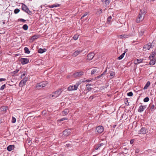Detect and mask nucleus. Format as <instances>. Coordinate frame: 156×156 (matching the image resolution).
<instances>
[{"instance_id": "obj_1", "label": "nucleus", "mask_w": 156, "mask_h": 156, "mask_svg": "<svg viewBox=\"0 0 156 156\" xmlns=\"http://www.w3.org/2000/svg\"><path fill=\"white\" fill-rule=\"evenodd\" d=\"M156 55V49L153 51L149 57V59L150 60L149 62L150 65H154L156 62V58L155 56Z\"/></svg>"}, {"instance_id": "obj_2", "label": "nucleus", "mask_w": 156, "mask_h": 156, "mask_svg": "<svg viewBox=\"0 0 156 156\" xmlns=\"http://www.w3.org/2000/svg\"><path fill=\"white\" fill-rule=\"evenodd\" d=\"M62 92V89H59L54 93L49 94L48 97L51 99L55 98L60 95Z\"/></svg>"}, {"instance_id": "obj_3", "label": "nucleus", "mask_w": 156, "mask_h": 156, "mask_svg": "<svg viewBox=\"0 0 156 156\" xmlns=\"http://www.w3.org/2000/svg\"><path fill=\"white\" fill-rule=\"evenodd\" d=\"M146 13V10L141 9L140 10V12L138 16V17L139 19H142L144 20V18L145 15Z\"/></svg>"}, {"instance_id": "obj_4", "label": "nucleus", "mask_w": 156, "mask_h": 156, "mask_svg": "<svg viewBox=\"0 0 156 156\" xmlns=\"http://www.w3.org/2000/svg\"><path fill=\"white\" fill-rule=\"evenodd\" d=\"M79 85V83H76L74 85L70 86L68 87L67 90L69 91H70L72 90H76L78 87V86Z\"/></svg>"}, {"instance_id": "obj_5", "label": "nucleus", "mask_w": 156, "mask_h": 156, "mask_svg": "<svg viewBox=\"0 0 156 156\" xmlns=\"http://www.w3.org/2000/svg\"><path fill=\"white\" fill-rule=\"evenodd\" d=\"M46 85V83L45 82H43L37 83L36 85V88L38 89H40L44 87Z\"/></svg>"}, {"instance_id": "obj_6", "label": "nucleus", "mask_w": 156, "mask_h": 156, "mask_svg": "<svg viewBox=\"0 0 156 156\" xmlns=\"http://www.w3.org/2000/svg\"><path fill=\"white\" fill-rule=\"evenodd\" d=\"M27 80V78H25L21 80L20 82L19 85L20 87H23L26 84V83Z\"/></svg>"}, {"instance_id": "obj_7", "label": "nucleus", "mask_w": 156, "mask_h": 156, "mask_svg": "<svg viewBox=\"0 0 156 156\" xmlns=\"http://www.w3.org/2000/svg\"><path fill=\"white\" fill-rule=\"evenodd\" d=\"M153 47L151 45V44L150 43H148L147 44H145L144 45L143 48L144 51H146L147 50H149L150 48H152Z\"/></svg>"}, {"instance_id": "obj_8", "label": "nucleus", "mask_w": 156, "mask_h": 156, "mask_svg": "<svg viewBox=\"0 0 156 156\" xmlns=\"http://www.w3.org/2000/svg\"><path fill=\"white\" fill-rule=\"evenodd\" d=\"M22 8L23 10L28 14L30 12V11L29 10L27 6L23 4L22 5Z\"/></svg>"}, {"instance_id": "obj_9", "label": "nucleus", "mask_w": 156, "mask_h": 156, "mask_svg": "<svg viewBox=\"0 0 156 156\" xmlns=\"http://www.w3.org/2000/svg\"><path fill=\"white\" fill-rule=\"evenodd\" d=\"M20 61L22 64L24 65L28 63L29 62V60L27 58H22L20 59Z\"/></svg>"}, {"instance_id": "obj_10", "label": "nucleus", "mask_w": 156, "mask_h": 156, "mask_svg": "<svg viewBox=\"0 0 156 156\" xmlns=\"http://www.w3.org/2000/svg\"><path fill=\"white\" fill-rule=\"evenodd\" d=\"M84 72L83 71H80V72H77L74 73L73 75L75 77H79L82 76L84 74Z\"/></svg>"}, {"instance_id": "obj_11", "label": "nucleus", "mask_w": 156, "mask_h": 156, "mask_svg": "<svg viewBox=\"0 0 156 156\" xmlns=\"http://www.w3.org/2000/svg\"><path fill=\"white\" fill-rule=\"evenodd\" d=\"M71 132V130L69 129H68L64 131L63 134L64 136H67L70 134Z\"/></svg>"}, {"instance_id": "obj_12", "label": "nucleus", "mask_w": 156, "mask_h": 156, "mask_svg": "<svg viewBox=\"0 0 156 156\" xmlns=\"http://www.w3.org/2000/svg\"><path fill=\"white\" fill-rule=\"evenodd\" d=\"M94 53H89L87 55V59L89 60H91L94 57Z\"/></svg>"}, {"instance_id": "obj_13", "label": "nucleus", "mask_w": 156, "mask_h": 156, "mask_svg": "<svg viewBox=\"0 0 156 156\" xmlns=\"http://www.w3.org/2000/svg\"><path fill=\"white\" fill-rule=\"evenodd\" d=\"M147 132V129L144 128L142 127L140 130L138 132V133L139 134H145Z\"/></svg>"}, {"instance_id": "obj_14", "label": "nucleus", "mask_w": 156, "mask_h": 156, "mask_svg": "<svg viewBox=\"0 0 156 156\" xmlns=\"http://www.w3.org/2000/svg\"><path fill=\"white\" fill-rule=\"evenodd\" d=\"M146 107V105H140L138 109V112H142Z\"/></svg>"}, {"instance_id": "obj_15", "label": "nucleus", "mask_w": 156, "mask_h": 156, "mask_svg": "<svg viewBox=\"0 0 156 156\" xmlns=\"http://www.w3.org/2000/svg\"><path fill=\"white\" fill-rule=\"evenodd\" d=\"M82 50H77L75 51L73 54V56L75 57L77 56L80 53L82 52Z\"/></svg>"}, {"instance_id": "obj_16", "label": "nucleus", "mask_w": 156, "mask_h": 156, "mask_svg": "<svg viewBox=\"0 0 156 156\" xmlns=\"http://www.w3.org/2000/svg\"><path fill=\"white\" fill-rule=\"evenodd\" d=\"M39 35H34L30 39V41L33 42L36 39H37L39 38Z\"/></svg>"}, {"instance_id": "obj_17", "label": "nucleus", "mask_w": 156, "mask_h": 156, "mask_svg": "<svg viewBox=\"0 0 156 156\" xmlns=\"http://www.w3.org/2000/svg\"><path fill=\"white\" fill-rule=\"evenodd\" d=\"M143 60V59H137L135 60L134 61V63L136 65H137L138 64L142 62Z\"/></svg>"}, {"instance_id": "obj_18", "label": "nucleus", "mask_w": 156, "mask_h": 156, "mask_svg": "<svg viewBox=\"0 0 156 156\" xmlns=\"http://www.w3.org/2000/svg\"><path fill=\"white\" fill-rule=\"evenodd\" d=\"M130 36H131V35H127L126 34H124L121 35H119V37L120 38H126Z\"/></svg>"}, {"instance_id": "obj_19", "label": "nucleus", "mask_w": 156, "mask_h": 156, "mask_svg": "<svg viewBox=\"0 0 156 156\" xmlns=\"http://www.w3.org/2000/svg\"><path fill=\"white\" fill-rule=\"evenodd\" d=\"M69 112V109L67 108H66L64 110L62 111L61 112V114L62 115L64 116L67 114Z\"/></svg>"}, {"instance_id": "obj_20", "label": "nucleus", "mask_w": 156, "mask_h": 156, "mask_svg": "<svg viewBox=\"0 0 156 156\" xmlns=\"http://www.w3.org/2000/svg\"><path fill=\"white\" fill-rule=\"evenodd\" d=\"M104 131V127L102 126H98V133H101Z\"/></svg>"}, {"instance_id": "obj_21", "label": "nucleus", "mask_w": 156, "mask_h": 156, "mask_svg": "<svg viewBox=\"0 0 156 156\" xmlns=\"http://www.w3.org/2000/svg\"><path fill=\"white\" fill-rule=\"evenodd\" d=\"M14 145H10L7 147V150L9 151H11L12 150L14 149Z\"/></svg>"}, {"instance_id": "obj_22", "label": "nucleus", "mask_w": 156, "mask_h": 156, "mask_svg": "<svg viewBox=\"0 0 156 156\" xmlns=\"http://www.w3.org/2000/svg\"><path fill=\"white\" fill-rule=\"evenodd\" d=\"M115 73L113 71H110V76L111 77V78H113L115 76Z\"/></svg>"}, {"instance_id": "obj_23", "label": "nucleus", "mask_w": 156, "mask_h": 156, "mask_svg": "<svg viewBox=\"0 0 156 156\" xmlns=\"http://www.w3.org/2000/svg\"><path fill=\"white\" fill-rule=\"evenodd\" d=\"M46 50V49L44 48L43 49L40 48L38 49V52L39 53H42L44 52H45Z\"/></svg>"}, {"instance_id": "obj_24", "label": "nucleus", "mask_w": 156, "mask_h": 156, "mask_svg": "<svg viewBox=\"0 0 156 156\" xmlns=\"http://www.w3.org/2000/svg\"><path fill=\"white\" fill-rule=\"evenodd\" d=\"M150 109L151 110L152 112H153L156 108H155V106L154 105H150Z\"/></svg>"}, {"instance_id": "obj_25", "label": "nucleus", "mask_w": 156, "mask_h": 156, "mask_svg": "<svg viewBox=\"0 0 156 156\" xmlns=\"http://www.w3.org/2000/svg\"><path fill=\"white\" fill-rule=\"evenodd\" d=\"M59 5H59V4L56 3V4H53L52 5H49V6H48V7H49L50 8H53L54 7H59Z\"/></svg>"}, {"instance_id": "obj_26", "label": "nucleus", "mask_w": 156, "mask_h": 156, "mask_svg": "<svg viewBox=\"0 0 156 156\" xmlns=\"http://www.w3.org/2000/svg\"><path fill=\"white\" fill-rule=\"evenodd\" d=\"M8 108L7 107H5L4 106H2L1 108V109L2 111H4L5 112L8 109Z\"/></svg>"}, {"instance_id": "obj_27", "label": "nucleus", "mask_w": 156, "mask_h": 156, "mask_svg": "<svg viewBox=\"0 0 156 156\" xmlns=\"http://www.w3.org/2000/svg\"><path fill=\"white\" fill-rule=\"evenodd\" d=\"M150 82L149 81H148L146 84L145 86L144 87V90H146L147 89L148 87L150 86Z\"/></svg>"}, {"instance_id": "obj_28", "label": "nucleus", "mask_w": 156, "mask_h": 156, "mask_svg": "<svg viewBox=\"0 0 156 156\" xmlns=\"http://www.w3.org/2000/svg\"><path fill=\"white\" fill-rule=\"evenodd\" d=\"M24 51L26 53L29 54L30 52L29 49L27 47H25L24 48Z\"/></svg>"}, {"instance_id": "obj_29", "label": "nucleus", "mask_w": 156, "mask_h": 156, "mask_svg": "<svg viewBox=\"0 0 156 156\" xmlns=\"http://www.w3.org/2000/svg\"><path fill=\"white\" fill-rule=\"evenodd\" d=\"M126 52L123 53L120 56L118 57L117 58L118 59L121 60L122 59L124 56Z\"/></svg>"}, {"instance_id": "obj_30", "label": "nucleus", "mask_w": 156, "mask_h": 156, "mask_svg": "<svg viewBox=\"0 0 156 156\" xmlns=\"http://www.w3.org/2000/svg\"><path fill=\"white\" fill-rule=\"evenodd\" d=\"M5 20H1V21L0 20V26H2L5 25Z\"/></svg>"}, {"instance_id": "obj_31", "label": "nucleus", "mask_w": 156, "mask_h": 156, "mask_svg": "<svg viewBox=\"0 0 156 156\" xmlns=\"http://www.w3.org/2000/svg\"><path fill=\"white\" fill-rule=\"evenodd\" d=\"M145 30L144 29L141 30L139 32V34L140 36H142L143 35V34L144 33Z\"/></svg>"}, {"instance_id": "obj_32", "label": "nucleus", "mask_w": 156, "mask_h": 156, "mask_svg": "<svg viewBox=\"0 0 156 156\" xmlns=\"http://www.w3.org/2000/svg\"><path fill=\"white\" fill-rule=\"evenodd\" d=\"M22 28L24 30H26L28 29V27L27 24H25L23 26Z\"/></svg>"}, {"instance_id": "obj_33", "label": "nucleus", "mask_w": 156, "mask_h": 156, "mask_svg": "<svg viewBox=\"0 0 156 156\" xmlns=\"http://www.w3.org/2000/svg\"><path fill=\"white\" fill-rule=\"evenodd\" d=\"M79 36V35L78 34H75V35H74V36L73 37V39L75 40H76L78 39Z\"/></svg>"}, {"instance_id": "obj_34", "label": "nucleus", "mask_w": 156, "mask_h": 156, "mask_svg": "<svg viewBox=\"0 0 156 156\" xmlns=\"http://www.w3.org/2000/svg\"><path fill=\"white\" fill-rule=\"evenodd\" d=\"M16 119L14 117L12 116V123H14L16 122Z\"/></svg>"}, {"instance_id": "obj_35", "label": "nucleus", "mask_w": 156, "mask_h": 156, "mask_svg": "<svg viewBox=\"0 0 156 156\" xmlns=\"http://www.w3.org/2000/svg\"><path fill=\"white\" fill-rule=\"evenodd\" d=\"M20 10L17 8L15 9L14 11V12L15 14H17L19 12Z\"/></svg>"}, {"instance_id": "obj_36", "label": "nucleus", "mask_w": 156, "mask_h": 156, "mask_svg": "<svg viewBox=\"0 0 156 156\" xmlns=\"http://www.w3.org/2000/svg\"><path fill=\"white\" fill-rule=\"evenodd\" d=\"M105 4L107 6L109 5L110 3V1L109 0H105Z\"/></svg>"}, {"instance_id": "obj_37", "label": "nucleus", "mask_w": 156, "mask_h": 156, "mask_svg": "<svg viewBox=\"0 0 156 156\" xmlns=\"http://www.w3.org/2000/svg\"><path fill=\"white\" fill-rule=\"evenodd\" d=\"M106 72H107V70L106 69L101 74L99 75V76H98V78H100V77H101L102 75H105V74L106 73Z\"/></svg>"}, {"instance_id": "obj_38", "label": "nucleus", "mask_w": 156, "mask_h": 156, "mask_svg": "<svg viewBox=\"0 0 156 156\" xmlns=\"http://www.w3.org/2000/svg\"><path fill=\"white\" fill-rule=\"evenodd\" d=\"M149 100V98L148 97H147L145 98L144 99V101L145 102H148Z\"/></svg>"}, {"instance_id": "obj_39", "label": "nucleus", "mask_w": 156, "mask_h": 156, "mask_svg": "<svg viewBox=\"0 0 156 156\" xmlns=\"http://www.w3.org/2000/svg\"><path fill=\"white\" fill-rule=\"evenodd\" d=\"M97 70L96 69H93L91 72V74L93 75L97 71Z\"/></svg>"}, {"instance_id": "obj_40", "label": "nucleus", "mask_w": 156, "mask_h": 156, "mask_svg": "<svg viewBox=\"0 0 156 156\" xmlns=\"http://www.w3.org/2000/svg\"><path fill=\"white\" fill-rule=\"evenodd\" d=\"M5 84H4L2 85L0 88V90H4L5 88Z\"/></svg>"}, {"instance_id": "obj_41", "label": "nucleus", "mask_w": 156, "mask_h": 156, "mask_svg": "<svg viewBox=\"0 0 156 156\" xmlns=\"http://www.w3.org/2000/svg\"><path fill=\"white\" fill-rule=\"evenodd\" d=\"M127 94L129 96H132L133 95V93L132 92H130L127 93Z\"/></svg>"}, {"instance_id": "obj_42", "label": "nucleus", "mask_w": 156, "mask_h": 156, "mask_svg": "<svg viewBox=\"0 0 156 156\" xmlns=\"http://www.w3.org/2000/svg\"><path fill=\"white\" fill-rule=\"evenodd\" d=\"M88 12H87L86 13H85L81 17V19H82L84 17L86 16L87 14H88Z\"/></svg>"}, {"instance_id": "obj_43", "label": "nucleus", "mask_w": 156, "mask_h": 156, "mask_svg": "<svg viewBox=\"0 0 156 156\" xmlns=\"http://www.w3.org/2000/svg\"><path fill=\"white\" fill-rule=\"evenodd\" d=\"M26 74V72H23V74L21 75V78H22L24 76H25V75Z\"/></svg>"}, {"instance_id": "obj_44", "label": "nucleus", "mask_w": 156, "mask_h": 156, "mask_svg": "<svg viewBox=\"0 0 156 156\" xmlns=\"http://www.w3.org/2000/svg\"><path fill=\"white\" fill-rule=\"evenodd\" d=\"M46 113V110H44L42 112V114L43 115H44Z\"/></svg>"}, {"instance_id": "obj_45", "label": "nucleus", "mask_w": 156, "mask_h": 156, "mask_svg": "<svg viewBox=\"0 0 156 156\" xmlns=\"http://www.w3.org/2000/svg\"><path fill=\"white\" fill-rule=\"evenodd\" d=\"M6 80L5 78H0V82H2L3 81H5Z\"/></svg>"}, {"instance_id": "obj_46", "label": "nucleus", "mask_w": 156, "mask_h": 156, "mask_svg": "<svg viewBox=\"0 0 156 156\" xmlns=\"http://www.w3.org/2000/svg\"><path fill=\"white\" fill-rule=\"evenodd\" d=\"M67 119H66V118H62L61 119H60V120H59V121H63L65 120H66Z\"/></svg>"}, {"instance_id": "obj_47", "label": "nucleus", "mask_w": 156, "mask_h": 156, "mask_svg": "<svg viewBox=\"0 0 156 156\" xmlns=\"http://www.w3.org/2000/svg\"><path fill=\"white\" fill-rule=\"evenodd\" d=\"M71 144H66V147H71Z\"/></svg>"}, {"instance_id": "obj_48", "label": "nucleus", "mask_w": 156, "mask_h": 156, "mask_svg": "<svg viewBox=\"0 0 156 156\" xmlns=\"http://www.w3.org/2000/svg\"><path fill=\"white\" fill-rule=\"evenodd\" d=\"M96 96L95 95L94 96H91L90 97V99H92L96 97Z\"/></svg>"}, {"instance_id": "obj_49", "label": "nucleus", "mask_w": 156, "mask_h": 156, "mask_svg": "<svg viewBox=\"0 0 156 156\" xmlns=\"http://www.w3.org/2000/svg\"><path fill=\"white\" fill-rule=\"evenodd\" d=\"M19 70L17 69V70H16L15 71H14L13 72V73H14V74H16L19 71Z\"/></svg>"}, {"instance_id": "obj_50", "label": "nucleus", "mask_w": 156, "mask_h": 156, "mask_svg": "<svg viewBox=\"0 0 156 156\" xmlns=\"http://www.w3.org/2000/svg\"><path fill=\"white\" fill-rule=\"evenodd\" d=\"M142 21V20H136V22L137 23H140Z\"/></svg>"}, {"instance_id": "obj_51", "label": "nucleus", "mask_w": 156, "mask_h": 156, "mask_svg": "<svg viewBox=\"0 0 156 156\" xmlns=\"http://www.w3.org/2000/svg\"><path fill=\"white\" fill-rule=\"evenodd\" d=\"M133 142H134V141H133V140H130V143L131 144H132L133 143Z\"/></svg>"}, {"instance_id": "obj_52", "label": "nucleus", "mask_w": 156, "mask_h": 156, "mask_svg": "<svg viewBox=\"0 0 156 156\" xmlns=\"http://www.w3.org/2000/svg\"><path fill=\"white\" fill-rule=\"evenodd\" d=\"M27 142L28 143H30V139H28L27 140Z\"/></svg>"}, {"instance_id": "obj_53", "label": "nucleus", "mask_w": 156, "mask_h": 156, "mask_svg": "<svg viewBox=\"0 0 156 156\" xmlns=\"http://www.w3.org/2000/svg\"><path fill=\"white\" fill-rule=\"evenodd\" d=\"M6 24L8 26H9V20H8L6 22Z\"/></svg>"}, {"instance_id": "obj_54", "label": "nucleus", "mask_w": 156, "mask_h": 156, "mask_svg": "<svg viewBox=\"0 0 156 156\" xmlns=\"http://www.w3.org/2000/svg\"><path fill=\"white\" fill-rule=\"evenodd\" d=\"M112 19V16H109L107 20H111Z\"/></svg>"}, {"instance_id": "obj_55", "label": "nucleus", "mask_w": 156, "mask_h": 156, "mask_svg": "<svg viewBox=\"0 0 156 156\" xmlns=\"http://www.w3.org/2000/svg\"><path fill=\"white\" fill-rule=\"evenodd\" d=\"M102 12L101 9H100V11L98 10V13H101Z\"/></svg>"}, {"instance_id": "obj_56", "label": "nucleus", "mask_w": 156, "mask_h": 156, "mask_svg": "<svg viewBox=\"0 0 156 156\" xmlns=\"http://www.w3.org/2000/svg\"><path fill=\"white\" fill-rule=\"evenodd\" d=\"M95 150H98V146L97 145H95Z\"/></svg>"}, {"instance_id": "obj_57", "label": "nucleus", "mask_w": 156, "mask_h": 156, "mask_svg": "<svg viewBox=\"0 0 156 156\" xmlns=\"http://www.w3.org/2000/svg\"><path fill=\"white\" fill-rule=\"evenodd\" d=\"M139 150L138 149H137L136 150L135 152L136 153H138L139 152Z\"/></svg>"}, {"instance_id": "obj_58", "label": "nucleus", "mask_w": 156, "mask_h": 156, "mask_svg": "<svg viewBox=\"0 0 156 156\" xmlns=\"http://www.w3.org/2000/svg\"><path fill=\"white\" fill-rule=\"evenodd\" d=\"M103 145V144L102 143H101V144H100V146H98V148H99V147L100 146H101L102 145Z\"/></svg>"}, {"instance_id": "obj_59", "label": "nucleus", "mask_w": 156, "mask_h": 156, "mask_svg": "<svg viewBox=\"0 0 156 156\" xmlns=\"http://www.w3.org/2000/svg\"><path fill=\"white\" fill-rule=\"evenodd\" d=\"M90 86V84H87L86 86L87 87H89Z\"/></svg>"}, {"instance_id": "obj_60", "label": "nucleus", "mask_w": 156, "mask_h": 156, "mask_svg": "<svg viewBox=\"0 0 156 156\" xmlns=\"http://www.w3.org/2000/svg\"><path fill=\"white\" fill-rule=\"evenodd\" d=\"M22 22H25L27 20H20Z\"/></svg>"}, {"instance_id": "obj_61", "label": "nucleus", "mask_w": 156, "mask_h": 156, "mask_svg": "<svg viewBox=\"0 0 156 156\" xmlns=\"http://www.w3.org/2000/svg\"><path fill=\"white\" fill-rule=\"evenodd\" d=\"M87 82H89V81H90L89 80H86V81Z\"/></svg>"}, {"instance_id": "obj_62", "label": "nucleus", "mask_w": 156, "mask_h": 156, "mask_svg": "<svg viewBox=\"0 0 156 156\" xmlns=\"http://www.w3.org/2000/svg\"><path fill=\"white\" fill-rule=\"evenodd\" d=\"M59 156H64V155H63L62 154H61Z\"/></svg>"}, {"instance_id": "obj_63", "label": "nucleus", "mask_w": 156, "mask_h": 156, "mask_svg": "<svg viewBox=\"0 0 156 156\" xmlns=\"http://www.w3.org/2000/svg\"><path fill=\"white\" fill-rule=\"evenodd\" d=\"M156 0H151V1H152V2H153V1H155Z\"/></svg>"}, {"instance_id": "obj_64", "label": "nucleus", "mask_w": 156, "mask_h": 156, "mask_svg": "<svg viewBox=\"0 0 156 156\" xmlns=\"http://www.w3.org/2000/svg\"><path fill=\"white\" fill-rule=\"evenodd\" d=\"M116 126V125H114V126H113V127H115V126Z\"/></svg>"}]
</instances>
